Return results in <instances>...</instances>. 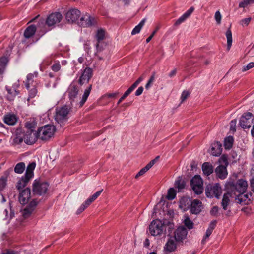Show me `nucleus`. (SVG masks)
<instances>
[{"label":"nucleus","instance_id":"obj_39","mask_svg":"<svg viewBox=\"0 0 254 254\" xmlns=\"http://www.w3.org/2000/svg\"><path fill=\"white\" fill-rule=\"evenodd\" d=\"M175 186L179 190L184 189L185 187V183L182 179L179 177L178 179L175 181Z\"/></svg>","mask_w":254,"mask_h":254},{"label":"nucleus","instance_id":"obj_40","mask_svg":"<svg viewBox=\"0 0 254 254\" xmlns=\"http://www.w3.org/2000/svg\"><path fill=\"white\" fill-rule=\"evenodd\" d=\"M25 168V165L23 162H20L17 164L14 168V171L18 174H21Z\"/></svg>","mask_w":254,"mask_h":254},{"label":"nucleus","instance_id":"obj_52","mask_svg":"<svg viewBox=\"0 0 254 254\" xmlns=\"http://www.w3.org/2000/svg\"><path fill=\"white\" fill-rule=\"evenodd\" d=\"M23 140V138L20 136L16 135V137L13 139V143L15 145H18L21 144Z\"/></svg>","mask_w":254,"mask_h":254},{"label":"nucleus","instance_id":"obj_15","mask_svg":"<svg viewBox=\"0 0 254 254\" xmlns=\"http://www.w3.org/2000/svg\"><path fill=\"white\" fill-rule=\"evenodd\" d=\"M38 138V131H27L24 136V140L27 144H33Z\"/></svg>","mask_w":254,"mask_h":254},{"label":"nucleus","instance_id":"obj_46","mask_svg":"<svg viewBox=\"0 0 254 254\" xmlns=\"http://www.w3.org/2000/svg\"><path fill=\"white\" fill-rule=\"evenodd\" d=\"M33 209L31 207H28V206L24 209L23 212V215L24 218H27L29 217L32 212H33Z\"/></svg>","mask_w":254,"mask_h":254},{"label":"nucleus","instance_id":"obj_2","mask_svg":"<svg viewBox=\"0 0 254 254\" xmlns=\"http://www.w3.org/2000/svg\"><path fill=\"white\" fill-rule=\"evenodd\" d=\"M39 138L43 141H48L54 136L56 127L53 125H46L38 130Z\"/></svg>","mask_w":254,"mask_h":254},{"label":"nucleus","instance_id":"obj_8","mask_svg":"<svg viewBox=\"0 0 254 254\" xmlns=\"http://www.w3.org/2000/svg\"><path fill=\"white\" fill-rule=\"evenodd\" d=\"M190 185L195 194H200L203 192V181L200 176H194L191 180Z\"/></svg>","mask_w":254,"mask_h":254},{"label":"nucleus","instance_id":"obj_13","mask_svg":"<svg viewBox=\"0 0 254 254\" xmlns=\"http://www.w3.org/2000/svg\"><path fill=\"white\" fill-rule=\"evenodd\" d=\"M253 115L251 113L248 112L243 114L240 122V126L244 129L249 128L253 123Z\"/></svg>","mask_w":254,"mask_h":254},{"label":"nucleus","instance_id":"obj_22","mask_svg":"<svg viewBox=\"0 0 254 254\" xmlns=\"http://www.w3.org/2000/svg\"><path fill=\"white\" fill-rule=\"evenodd\" d=\"M38 76V72H35L33 73H29L27 76V79L25 82L26 88L27 89H29L30 86H35L36 82L34 81V79L37 78Z\"/></svg>","mask_w":254,"mask_h":254},{"label":"nucleus","instance_id":"obj_53","mask_svg":"<svg viewBox=\"0 0 254 254\" xmlns=\"http://www.w3.org/2000/svg\"><path fill=\"white\" fill-rule=\"evenodd\" d=\"M254 67V62H251L249 63L247 66H244L242 69V71L245 72L246 71L253 67Z\"/></svg>","mask_w":254,"mask_h":254},{"label":"nucleus","instance_id":"obj_5","mask_svg":"<svg viewBox=\"0 0 254 254\" xmlns=\"http://www.w3.org/2000/svg\"><path fill=\"white\" fill-rule=\"evenodd\" d=\"M48 187L49 184L47 182L35 180L33 183V192L35 194L42 195L47 192Z\"/></svg>","mask_w":254,"mask_h":254},{"label":"nucleus","instance_id":"obj_50","mask_svg":"<svg viewBox=\"0 0 254 254\" xmlns=\"http://www.w3.org/2000/svg\"><path fill=\"white\" fill-rule=\"evenodd\" d=\"M190 93L188 91H186V90L182 92L181 96V102L182 103V102H184L187 99V98L190 96Z\"/></svg>","mask_w":254,"mask_h":254},{"label":"nucleus","instance_id":"obj_28","mask_svg":"<svg viewBox=\"0 0 254 254\" xmlns=\"http://www.w3.org/2000/svg\"><path fill=\"white\" fill-rule=\"evenodd\" d=\"M233 197V194L227 191V193H225L223 195L222 200V206L224 210H226L228 205L230 202V198Z\"/></svg>","mask_w":254,"mask_h":254},{"label":"nucleus","instance_id":"obj_42","mask_svg":"<svg viewBox=\"0 0 254 254\" xmlns=\"http://www.w3.org/2000/svg\"><path fill=\"white\" fill-rule=\"evenodd\" d=\"M176 195V192L175 189L173 188H170L168 190L166 198L168 200H172L175 198Z\"/></svg>","mask_w":254,"mask_h":254},{"label":"nucleus","instance_id":"obj_60","mask_svg":"<svg viewBox=\"0 0 254 254\" xmlns=\"http://www.w3.org/2000/svg\"><path fill=\"white\" fill-rule=\"evenodd\" d=\"M6 185V181L5 180H0V190H3Z\"/></svg>","mask_w":254,"mask_h":254},{"label":"nucleus","instance_id":"obj_10","mask_svg":"<svg viewBox=\"0 0 254 254\" xmlns=\"http://www.w3.org/2000/svg\"><path fill=\"white\" fill-rule=\"evenodd\" d=\"M103 190V189L101 190H100L95 193L90 197L88 198L77 209L76 212V214L79 215L83 211H84L86 208H87L93 201H94L98 198V197L102 192Z\"/></svg>","mask_w":254,"mask_h":254},{"label":"nucleus","instance_id":"obj_11","mask_svg":"<svg viewBox=\"0 0 254 254\" xmlns=\"http://www.w3.org/2000/svg\"><path fill=\"white\" fill-rule=\"evenodd\" d=\"M187 229L184 226H180L174 231L172 237L176 242L180 243L187 238Z\"/></svg>","mask_w":254,"mask_h":254},{"label":"nucleus","instance_id":"obj_45","mask_svg":"<svg viewBox=\"0 0 254 254\" xmlns=\"http://www.w3.org/2000/svg\"><path fill=\"white\" fill-rule=\"evenodd\" d=\"M155 75L156 73L155 72H153L152 73L151 76L150 77L149 79L148 80L147 83H146L145 85V88L146 89H148L149 87H150L151 85L153 83V82L154 81L155 78Z\"/></svg>","mask_w":254,"mask_h":254},{"label":"nucleus","instance_id":"obj_1","mask_svg":"<svg viewBox=\"0 0 254 254\" xmlns=\"http://www.w3.org/2000/svg\"><path fill=\"white\" fill-rule=\"evenodd\" d=\"M225 186L227 191L234 195L238 193L246 192L248 183L244 179H239L236 183L234 181H228Z\"/></svg>","mask_w":254,"mask_h":254},{"label":"nucleus","instance_id":"obj_56","mask_svg":"<svg viewBox=\"0 0 254 254\" xmlns=\"http://www.w3.org/2000/svg\"><path fill=\"white\" fill-rule=\"evenodd\" d=\"M61 65L59 63H56L51 66L52 70L55 72L59 71L61 69Z\"/></svg>","mask_w":254,"mask_h":254},{"label":"nucleus","instance_id":"obj_31","mask_svg":"<svg viewBox=\"0 0 254 254\" xmlns=\"http://www.w3.org/2000/svg\"><path fill=\"white\" fill-rule=\"evenodd\" d=\"M92 87V84H90L84 91V94L82 95V99L80 101V106H82L86 101L89 95H90Z\"/></svg>","mask_w":254,"mask_h":254},{"label":"nucleus","instance_id":"obj_26","mask_svg":"<svg viewBox=\"0 0 254 254\" xmlns=\"http://www.w3.org/2000/svg\"><path fill=\"white\" fill-rule=\"evenodd\" d=\"M202 170L204 175L209 176L213 172L214 168L209 162H204L202 165Z\"/></svg>","mask_w":254,"mask_h":254},{"label":"nucleus","instance_id":"obj_14","mask_svg":"<svg viewBox=\"0 0 254 254\" xmlns=\"http://www.w3.org/2000/svg\"><path fill=\"white\" fill-rule=\"evenodd\" d=\"M62 17V14L59 12L52 13L47 17L46 23L48 26H52L59 23Z\"/></svg>","mask_w":254,"mask_h":254},{"label":"nucleus","instance_id":"obj_41","mask_svg":"<svg viewBox=\"0 0 254 254\" xmlns=\"http://www.w3.org/2000/svg\"><path fill=\"white\" fill-rule=\"evenodd\" d=\"M36 126V123L32 121L26 122L25 124V127L27 129V131H36L35 130Z\"/></svg>","mask_w":254,"mask_h":254},{"label":"nucleus","instance_id":"obj_18","mask_svg":"<svg viewBox=\"0 0 254 254\" xmlns=\"http://www.w3.org/2000/svg\"><path fill=\"white\" fill-rule=\"evenodd\" d=\"M30 189L27 188L20 192L19 196V202L22 205L26 204L28 202L30 198Z\"/></svg>","mask_w":254,"mask_h":254},{"label":"nucleus","instance_id":"obj_35","mask_svg":"<svg viewBox=\"0 0 254 254\" xmlns=\"http://www.w3.org/2000/svg\"><path fill=\"white\" fill-rule=\"evenodd\" d=\"M226 36L227 38V50H229L232 44V35L230 27L228 29L226 32Z\"/></svg>","mask_w":254,"mask_h":254},{"label":"nucleus","instance_id":"obj_16","mask_svg":"<svg viewBox=\"0 0 254 254\" xmlns=\"http://www.w3.org/2000/svg\"><path fill=\"white\" fill-rule=\"evenodd\" d=\"M80 16V12L77 9L69 10L66 14V19L70 23L76 21Z\"/></svg>","mask_w":254,"mask_h":254},{"label":"nucleus","instance_id":"obj_61","mask_svg":"<svg viewBox=\"0 0 254 254\" xmlns=\"http://www.w3.org/2000/svg\"><path fill=\"white\" fill-rule=\"evenodd\" d=\"M218 207L217 206H214L211 210L210 211V213L211 215L216 216L218 212Z\"/></svg>","mask_w":254,"mask_h":254},{"label":"nucleus","instance_id":"obj_17","mask_svg":"<svg viewBox=\"0 0 254 254\" xmlns=\"http://www.w3.org/2000/svg\"><path fill=\"white\" fill-rule=\"evenodd\" d=\"M79 24L84 27H88L94 25L95 19L88 14L83 15L80 19Z\"/></svg>","mask_w":254,"mask_h":254},{"label":"nucleus","instance_id":"obj_9","mask_svg":"<svg viewBox=\"0 0 254 254\" xmlns=\"http://www.w3.org/2000/svg\"><path fill=\"white\" fill-rule=\"evenodd\" d=\"M93 75V70L90 67H86L81 71L78 80L80 85H86L88 83Z\"/></svg>","mask_w":254,"mask_h":254},{"label":"nucleus","instance_id":"obj_59","mask_svg":"<svg viewBox=\"0 0 254 254\" xmlns=\"http://www.w3.org/2000/svg\"><path fill=\"white\" fill-rule=\"evenodd\" d=\"M251 20V18H247L243 19L241 21V24L243 26H247L250 22Z\"/></svg>","mask_w":254,"mask_h":254},{"label":"nucleus","instance_id":"obj_57","mask_svg":"<svg viewBox=\"0 0 254 254\" xmlns=\"http://www.w3.org/2000/svg\"><path fill=\"white\" fill-rule=\"evenodd\" d=\"M119 92H115V93H107L104 96L105 97L107 98H116L117 96L118 95Z\"/></svg>","mask_w":254,"mask_h":254},{"label":"nucleus","instance_id":"obj_58","mask_svg":"<svg viewBox=\"0 0 254 254\" xmlns=\"http://www.w3.org/2000/svg\"><path fill=\"white\" fill-rule=\"evenodd\" d=\"M159 158V156H157L154 159L150 161V162L146 165L147 168L148 169H149L155 164V163L158 159Z\"/></svg>","mask_w":254,"mask_h":254},{"label":"nucleus","instance_id":"obj_6","mask_svg":"<svg viewBox=\"0 0 254 254\" xmlns=\"http://www.w3.org/2000/svg\"><path fill=\"white\" fill-rule=\"evenodd\" d=\"M222 193V188L219 184L214 185L208 184L205 189V194L207 197L212 198L215 197L219 198Z\"/></svg>","mask_w":254,"mask_h":254},{"label":"nucleus","instance_id":"obj_63","mask_svg":"<svg viewBox=\"0 0 254 254\" xmlns=\"http://www.w3.org/2000/svg\"><path fill=\"white\" fill-rule=\"evenodd\" d=\"M216 221H212L210 223L208 229L213 231V230L214 229L215 226H216Z\"/></svg>","mask_w":254,"mask_h":254},{"label":"nucleus","instance_id":"obj_27","mask_svg":"<svg viewBox=\"0 0 254 254\" xmlns=\"http://www.w3.org/2000/svg\"><path fill=\"white\" fill-rule=\"evenodd\" d=\"M191 202L192 201L190 198L187 197H183L180 201V207L184 210H186L190 208Z\"/></svg>","mask_w":254,"mask_h":254},{"label":"nucleus","instance_id":"obj_33","mask_svg":"<svg viewBox=\"0 0 254 254\" xmlns=\"http://www.w3.org/2000/svg\"><path fill=\"white\" fill-rule=\"evenodd\" d=\"M30 179L26 177L25 176H23L17 182L16 188L18 190H20L24 188L27 185Z\"/></svg>","mask_w":254,"mask_h":254},{"label":"nucleus","instance_id":"obj_23","mask_svg":"<svg viewBox=\"0 0 254 254\" xmlns=\"http://www.w3.org/2000/svg\"><path fill=\"white\" fill-rule=\"evenodd\" d=\"M194 8L193 7L190 8L184 14H183L179 19H178L174 23L175 26H178L183 22L193 12Z\"/></svg>","mask_w":254,"mask_h":254},{"label":"nucleus","instance_id":"obj_12","mask_svg":"<svg viewBox=\"0 0 254 254\" xmlns=\"http://www.w3.org/2000/svg\"><path fill=\"white\" fill-rule=\"evenodd\" d=\"M237 203L241 205H248L251 202V193L242 192L234 195Z\"/></svg>","mask_w":254,"mask_h":254},{"label":"nucleus","instance_id":"obj_64","mask_svg":"<svg viewBox=\"0 0 254 254\" xmlns=\"http://www.w3.org/2000/svg\"><path fill=\"white\" fill-rule=\"evenodd\" d=\"M143 91V87L142 86H140L136 91L135 95L136 96H139V95H140L142 93Z\"/></svg>","mask_w":254,"mask_h":254},{"label":"nucleus","instance_id":"obj_43","mask_svg":"<svg viewBox=\"0 0 254 254\" xmlns=\"http://www.w3.org/2000/svg\"><path fill=\"white\" fill-rule=\"evenodd\" d=\"M184 223L189 229H191L193 228L194 224L188 216H185Z\"/></svg>","mask_w":254,"mask_h":254},{"label":"nucleus","instance_id":"obj_44","mask_svg":"<svg viewBox=\"0 0 254 254\" xmlns=\"http://www.w3.org/2000/svg\"><path fill=\"white\" fill-rule=\"evenodd\" d=\"M29 90V98H28V100H29V98H32L35 97L37 93V90L36 89V86L33 85V86H30V88Z\"/></svg>","mask_w":254,"mask_h":254},{"label":"nucleus","instance_id":"obj_37","mask_svg":"<svg viewBox=\"0 0 254 254\" xmlns=\"http://www.w3.org/2000/svg\"><path fill=\"white\" fill-rule=\"evenodd\" d=\"M145 22V19H143L141 21V22L135 27V28L132 30L131 32V34L132 35L138 34L140 32L141 28L144 26Z\"/></svg>","mask_w":254,"mask_h":254},{"label":"nucleus","instance_id":"obj_49","mask_svg":"<svg viewBox=\"0 0 254 254\" xmlns=\"http://www.w3.org/2000/svg\"><path fill=\"white\" fill-rule=\"evenodd\" d=\"M143 78L140 76L129 88L132 91L137 87V86L143 80Z\"/></svg>","mask_w":254,"mask_h":254},{"label":"nucleus","instance_id":"obj_4","mask_svg":"<svg viewBox=\"0 0 254 254\" xmlns=\"http://www.w3.org/2000/svg\"><path fill=\"white\" fill-rule=\"evenodd\" d=\"M165 229L164 223L159 219L153 220L149 226V233L154 236L161 235Z\"/></svg>","mask_w":254,"mask_h":254},{"label":"nucleus","instance_id":"obj_7","mask_svg":"<svg viewBox=\"0 0 254 254\" xmlns=\"http://www.w3.org/2000/svg\"><path fill=\"white\" fill-rule=\"evenodd\" d=\"M220 162L223 164L218 166L215 169V172L217 176L221 179H225L228 175L226 167L228 165L227 157L225 156H222L220 159Z\"/></svg>","mask_w":254,"mask_h":254},{"label":"nucleus","instance_id":"obj_20","mask_svg":"<svg viewBox=\"0 0 254 254\" xmlns=\"http://www.w3.org/2000/svg\"><path fill=\"white\" fill-rule=\"evenodd\" d=\"M190 206V212L192 214H197L201 211L202 208V202L198 199L192 201Z\"/></svg>","mask_w":254,"mask_h":254},{"label":"nucleus","instance_id":"obj_51","mask_svg":"<svg viewBox=\"0 0 254 254\" xmlns=\"http://www.w3.org/2000/svg\"><path fill=\"white\" fill-rule=\"evenodd\" d=\"M149 169L147 168V167L145 166L144 168H142L138 172V173L135 175V178L137 179L139 176H141L144 174Z\"/></svg>","mask_w":254,"mask_h":254},{"label":"nucleus","instance_id":"obj_34","mask_svg":"<svg viewBox=\"0 0 254 254\" xmlns=\"http://www.w3.org/2000/svg\"><path fill=\"white\" fill-rule=\"evenodd\" d=\"M7 91L8 94L7 98L9 101H12L14 98L19 94V92L16 91L14 88H7Z\"/></svg>","mask_w":254,"mask_h":254},{"label":"nucleus","instance_id":"obj_48","mask_svg":"<svg viewBox=\"0 0 254 254\" xmlns=\"http://www.w3.org/2000/svg\"><path fill=\"white\" fill-rule=\"evenodd\" d=\"M131 92L132 91L128 88L119 100L117 104L119 105Z\"/></svg>","mask_w":254,"mask_h":254},{"label":"nucleus","instance_id":"obj_21","mask_svg":"<svg viewBox=\"0 0 254 254\" xmlns=\"http://www.w3.org/2000/svg\"><path fill=\"white\" fill-rule=\"evenodd\" d=\"M105 31L101 28L98 29L96 32L95 38L97 41L96 47L98 50H101L100 47V43H101L105 39Z\"/></svg>","mask_w":254,"mask_h":254},{"label":"nucleus","instance_id":"obj_36","mask_svg":"<svg viewBox=\"0 0 254 254\" xmlns=\"http://www.w3.org/2000/svg\"><path fill=\"white\" fill-rule=\"evenodd\" d=\"M234 138L232 136H229L224 140V146L226 149H231L233 144Z\"/></svg>","mask_w":254,"mask_h":254},{"label":"nucleus","instance_id":"obj_19","mask_svg":"<svg viewBox=\"0 0 254 254\" xmlns=\"http://www.w3.org/2000/svg\"><path fill=\"white\" fill-rule=\"evenodd\" d=\"M176 243L172 236H170L164 247V251L169 253L174 252L177 248Z\"/></svg>","mask_w":254,"mask_h":254},{"label":"nucleus","instance_id":"obj_62","mask_svg":"<svg viewBox=\"0 0 254 254\" xmlns=\"http://www.w3.org/2000/svg\"><path fill=\"white\" fill-rule=\"evenodd\" d=\"M236 120H234L231 121L230 123V129L233 131H236Z\"/></svg>","mask_w":254,"mask_h":254},{"label":"nucleus","instance_id":"obj_25","mask_svg":"<svg viewBox=\"0 0 254 254\" xmlns=\"http://www.w3.org/2000/svg\"><path fill=\"white\" fill-rule=\"evenodd\" d=\"M17 121L16 116L14 114H8L4 117V122L5 124L12 126L16 124Z\"/></svg>","mask_w":254,"mask_h":254},{"label":"nucleus","instance_id":"obj_55","mask_svg":"<svg viewBox=\"0 0 254 254\" xmlns=\"http://www.w3.org/2000/svg\"><path fill=\"white\" fill-rule=\"evenodd\" d=\"M215 19L217 22L218 24H220L221 23V15L219 11H217L215 14Z\"/></svg>","mask_w":254,"mask_h":254},{"label":"nucleus","instance_id":"obj_38","mask_svg":"<svg viewBox=\"0 0 254 254\" xmlns=\"http://www.w3.org/2000/svg\"><path fill=\"white\" fill-rule=\"evenodd\" d=\"M8 62L7 58L3 57L0 59V74L3 73Z\"/></svg>","mask_w":254,"mask_h":254},{"label":"nucleus","instance_id":"obj_3","mask_svg":"<svg viewBox=\"0 0 254 254\" xmlns=\"http://www.w3.org/2000/svg\"><path fill=\"white\" fill-rule=\"evenodd\" d=\"M70 111V108L66 105L57 108L55 115V121L61 126L64 125L68 120Z\"/></svg>","mask_w":254,"mask_h":254},{"label":"nucleus","instance_id":"obj_47","mask_svg":"<svg viewBox=\"0 0 254 254\" xmlns=\"http://www.w3.org/2000/svg\"><path fill=\"white\" fill-rule=\"evenodd\" d=\"M212 232L213 231H212L208 229H207L205 235L203 237V238L202 239V240L201 241V244L202 245H204L206 243L207 239H208L209 236L211 235Z\"/></svg>","mask_w":254,"mask_h":254},{"label":"nucleus","instance_id":"obj_24","mask_svg":"<svg viewBox=\"0 0 254 254\" xmlns=\"http://www.w3.org/2000/svg\"><path fill=\"white\" fill-rule=\"evenodd\" d=\"M222 151V145L220 142H217L213 144L211 149L212 155L215 156H218L221 155Z\"/></svg>","mask_w":254,"mask_h":254},{"label":"nucleus","instance_id":"obj_29","mask_svg":"<svg viewBox=\"0 0 254 254\" xmlns=\"http://www.w3.org/2000/svg\"><path fill=\"white\" fill-rule=\"evenodd\" d=\"M36 30V26L31 25L28 26L24 31V35L26 38H29L34 35Z\"/></svg>","mask_w":254,"mask_h":254},{"label":"nucleus","instance_id":"obj_32","mask_svg":"<svg viewBox=\"0 0 254 254\" xmlns=\"http://www.w3.org/2000/svg\"><path fill=\"white\" fill-rule=\"evenodd\" d=\"M78 89L75 85H71L68 89L69 97L70 100H74L77 97Z\"/></svg>","mask_w":254,"mask_h":254},{"label":"nucleus","instance_id":"obj_54","mask_svg":"<svg viewBox=\"0 0 254 254\" xmlns=\"http://www.w3.org/2000/svg\"><path fill=\"white\" fill-rule=\"evenodd\" d=\"M251 2L250 0H243L242 1L240 2L239 7L240 8H245Z\"/></svg>","mask_w":254,"mask_h":254},{"label":"nucleus","instance_id":"obj_30","mask_svg":"<svg viewBox=\"0 0 254 254\" xmlns=\"http://www.w3.org/2000/svg\"><path fill=\"white\" fill-rule=\"evenodd\" d=\"M36 164L34 162H32L30 163L26 169V171L24 176L26 177L31 179L33 176V171L35 168Z\"/></svg>","mask_w":254,"mask_h":254}]
</instances>
